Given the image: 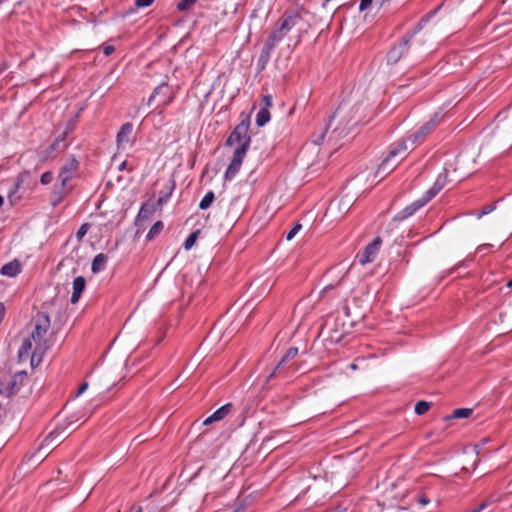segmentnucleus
<instances>
[{"label": "nucleus", "mask_w": 512, "mask_h": 512, "mask_svg": "<svg viewBox=\"0 0 512 512\" xmlns=\"http://www.w3.org/2000/svg\"><path fill=\"white\" fill-rule=\"evenodd\" d=\"M50 327V318L45 313H40L35 318L34 329L31 332L30 338H25L19 348V358L31 357V365L38 366L42 358L49 348L48 342L45 338Z\"/></svg>", "instance_id": "f257e3e1"}, {"label": "nucleus", "mask_w": 512, "mask_h": 512, "mask_svg": "<svg viewBox=\"0 0 512 512\" xmlns=\"http://www.w3.org/2000/svg\"><path fill=\"white\" fill-rule=\"evenodd\" d=\"M409 147L406 140H401L390 147L388 156L379 165L376 176L384 178L407 156Z\"/></svg>", "instance_id": "f03ea898"}, {"label": "nucleus", "mask_w": 512, "mask_h": 512, "mask_svg": "<svg viewBox=\"0 0 512 512\" xmlns=\"http://www.w3.org/2000/svg\"><path fill=\"white\" fill-rule=\"evenodd\" d=\"M79 170V161L75 156L70 155L65 163L60 168L58 180L60 186L55 187L54 194L59 196L57 201H60L67 193L72 190L71 180L77 175Z\"/></svg>", "instance_id": "7ed1b4c3"}, {"label": "nucleus", "mask_w": 512, "mask_h": 512, "mask_svg": "<svg viewBox=\"0 0 512 512\" xmlns=\"http://www.w3.org/2000/svg\"><path fill=\"white\" fill-rule=\"evenodd\" d=\"M250 119L246 116L230 133L226 140V145L235 147L234 152L246 154L251 143V136L249 134Z\"/></svg>", "instance_id": "20e7f679"}, {"label": "nucleus", "mask_w": 512, "mask_h": 512, "mask_svg": "<svg viewBox=\"0 0 512 512\" xmlns=\"http://www.w3.org/2000/svg\"><path fill=\"white\" fill-rule=\"evenodd\" d=\"M300 22L301 17L297 13L283 15L282 18L278 21L275 29L267 38L266 42L276 47L286 37V35Z\"/></svg>", "instance_id": "39448f33"}, {"label": "nucleus", "mask_w": 512, "mask_h": 512, "mask_svg": "<svg viewBox=\"0 0 512 512\" xmlns=\"http://www.w3.org/2000/svg\"><path fill=\"white\" fill-rule=\"evenodd\" d=\"M86 108V104H81L78 108L76 113L70 118V120L67 123L65 131L59 135L55 141L46 149L45 151V159L53 158L54 152H63L68 144L65 142L67 135L72 132L75 128L77 119L80 115V113Z\"/></svg>", "instance_id": "423d86ee"}, {"label": "nucleus", "mask_w": 512, "mask_h": 512, "mask_svg": "<svg viewBox=\"0 0 512 512\" xmlns=\"http://www.w3.org/2000/svg\"><path fill=\"white\" fill-rule=\"evenodd\" d=\"M439 123V113H435L434 116L425 124H423L417 131L412 133L408 139L412 146L422 143L425 138L435 129Z\"/></svg>", "instance_id": "0eeeda50"}, {"label": "nucleus", "mask_w": 512, "mask_h": 512, "mask_svg": "<svg viewBox=\"0 0 512 512\" xmlns=\"http://www.w3.org/2000/svg\"><path fill=\"white\" fill-rule=\"evenodd\" d=\"M415 32L407 34L403 39L387 53V62L389 64L397 63L401 57L408 52L409 42L414 36Z\"/></svg>", "instance_id": "6e6552de"}, {"label": "nucleus", "mask_w": 512, "mask_h": 512, "mask_svg": "<svg viewBox=\"0 0 512 512\" xmlns=\"http://www.w3.org/2000/svg\"><path fill=\"white\" fill-rule=\"evenodd\" d=\"M381 244L382 239L379 236L374 238V240L365 247L363 252L357 255L359 263L365 265L372 262L378 254Z\"/></svg>", "instance_id": "1a4fd4ad"}, {"label": "nucleus", "mask_w": 512, "mask_h": 512, "mask_svg": "<svg viewBox=\"0 0 512 512\" xmlns=\"http://www.w3.org/2000/svg\"><path fill=\"white\" fill-rule=\"evenodd\" d=\"M298 355V348L291 347L287 350L286 354L282 357L273 372L267 377V381L271 378L280 375L288 366V363Z\"/></svg>", "instance_id": "9d476101"}, {"label": "nucleus", "mask_w": 512, "mask_h": 512, "mask_svg": "<svg viewBox=\"0 0 512 512\" xmlns=\"http://www.w3.org/2000/svg\"><path fill=\"white\" fill-rule=\"evenodd\" d=\"M245 155L246 154H242V150L240 152L233 153L232 161L227 167L224 175L226 181H231L239 172Z\"/></svg>", "instance_id": "9b49d317"}, {"label": "nucleus", "mask_w": 512, "mask_h": 512, "mask_svg": "<svg viewBox=\"0 0 512 512\" xmlns=\"http://www.w3.org/2000/svg\"><path fill=\"white\" fill-rule=\"evenodd\" d=\"M425 204H427V202L423 197L414 201L412 204L408 205L403 210L398 212L394 216V220L395 221H403V220L407 219L408 217L412 216L417 210H419L421 207H423Z\"/></svg>", "instance_id": "f8f14e48"}, {"label": "nucleus", "mask_w": 512, "mask_h": 512, "mask_svg": "<svg viewBox=\"0 0 512 512\" xmlns=\"http://www.w3.org/2000/svg\"><path fill=\"white\" fill-rule=\"evenodd\" d=\"M27 377V373L25 371L16 373L13 376H10L6 380V390H7V397L16 394L19 391V385L22 382L24 378Z\"/></svg>", "instance_id": "ddd939ff"}, {"label": "nucleus", "mask_w": 512, "mask_h": 512, "mask_svg": "<svg viewBox=\"0 0 512 512\" xmlns=\"http://www.w3.org/2000/svg\"><path fill=\"white\" fill-rule=\"evenodd\" d=\"M156 210L157 209H156L155 203H153V202L144 203L138 212V215L135 220V224L137 226H141L142 222L149 220L153 216V214L155 213Z\"/></svg>", "instance_id": "4468645a"}, {"label": "nucleus", "mask_w": 512, "mask_h": 512, "mask_svg": "<svg viewBox=\"0 0 512 512\" xmlns=\"http://www.w3.org/2000/svg\"><path fill=\"white\" fill-rule=\"evenodd\" d=\"M66 437L65 429L57 427L44 439L43 446L51 448L57 446Z\"/></svg>", "instance_id": "2eb2a0df"}, {"label": "nucleus", "mask_w": 512, "mask_h": 512, "mask_svg": "<svg viewBox=\"0 0 512 512\" xmlns=\"http://www.w3.org/2000/svg\"><path fill=\"white\" fill-rule=\"evenodd\" d=\"M232 408H233V406L231 403H227V404L223 405L222 407L217 409L212 415L207 417L204 420L203 424L209 425L214 422L223 420L232 411Z\"/></svg>", "instance_id": "dca6fc26"}, {"label": "nucleus", "mask_w": 512, "mask_h": 512, "mask_svg": "<svg viewBox=\"0 0 512 512\" xmlns=\"http://www.w3.org/2000/svg\"><path fill=\"white\" fill-rule=\"evenodd\" d=\"M274 46H272L270 43L265 42L264 46L261 50V53L259 55V58L257 60V69L258 71H262L265 69L266 65L268 64L272 51L274 50Z\"/></svg>", "instance_id": "f3484780"}, {"label": "nucleus", "mask_w": 512, "mask_h": 512, "mask_svg": "<svg viewBox=\"0 0 512 512\" xmlns=\"http://www.w3.org/2000/svg\"><path fill=\"white\" fill-rule=\"evenodd\" d=\"M445 183L446 175H439L436 181L434 182L433 186L430 189H428L423 196L427 203L440 192V190L445 186Z\"/></svg>", "instance_id": "a211bd4d"}, {"label": "nucleus", "mask_w": 512, "mask_h": 512, "mask_svg": "<svg viewBox=\"0 0 512 512\" xmlns=\"http://www.w3.org/2000/svg\"><path fill=\"white\" fill-rule=\"evenodd\" d=\"M133 132V125L130 122H127L122 125L119 132L117 133V145L118 147L123 146L124 144H127L130 141V136Z\"/></svg>", "instance_id": "6ab92c4d"}, {"label": "nucleus", "mask_w": 512, "mask_h": 512, "mask_svg": "<svg viewBox=\"0 0 512 512\" xmlns=\"http://www.w3.org/2000/svg\"><path fill=\"white\" fill-rule=\"evenodd\" d=\"M86 280L82 276H78L73 281V293L71 296V303L75 304L79 301L82 292L85 289Z\"/></svg>", "instance_id": "aec40b11"}, {"label": "nucleus", "mask_w": 512, "mask_h": 512, "mask_svg": "<svg viewBox=\"0 0 512 512\" xmlns=\"http://www.w3.org/2000/svg\"><path fill=\"white\" fill-rule=\"evenodd\" d=\"M263 99L265 100L266 107L260 109L256 115V124L259 127H263L270 120V112L268 111L267 108L271 106V98Z\"/></svg>", "instance_id": "412c9836"}, {"label": "nucleus", "mask_w": 512, "mask_h": 512, "mask_svg": "<svg viewBox=\"0 0 512 512\" xmlns=\"http://www.w3.org/2000/svg\"><path fill=\"white\" fill-rule=\"evenodd\" d=\"M21 267L18 261L14 260L2 266L0 273L4 276L14 277L19 274Z\"/></svg>", "instance_id": "4be33fe9"}, {"label": "nucleus", "mask_w": 512, "mask_h": 512, "mask_svg": "<svg viewBox=\"0 0 512 512\" xmlns=\"http://www.w3.org/2000/svg\"><path fill=\"white\" fill-rule=\"evenodd\" d=\"M107 260H108V258L105 254H103V253L97 254L92 261L91 271L94 274H97V273L105 270Z\"/></svg>", "instance_id": "5701e85b"}, {"label": "nucleus", "mask_w": 512, "mask_h": 512, "mask_svg": "<svg viewBox=\"0 0 512 512\" xmlns=\"http://www.w3.org/2000/svg\"><path fill=\"white\" fill-rule=\"evenodd\" d=\"M472 409L470 408H458L453 411V413L449 416H446L445 420L450 419H459V418H468L472 414Z\"/></svg>", "instance_id": "b1692460"}, {"label": "nucleus", "mask_w": 512, "mask_h": 512, "mask_svg": "<svg viewBox=\"0 0 512 512\" xmlns=\"http://www.w3.org/2000/svg\"><path fill=\"white\" fill-rule=\"evenodd\" d=\"M214 199H215L214 193L212 191H209L208 193L205 194V196L200 201L199 208L202 210H206L207 208H209L211 206Z\"/></svg>", "instance_id": "393cba45"}, {"label": "nucleus", "mask_w": 512, "mask_h": 512, "mask_svg": "<svg viewBox=\"0 0 512 512\" xmlns=\"http://www.w3.org/2000/svg\"><path fill=\"white\" fill-rule=\"evenodd\" d=\"M163 227L164 224L162 221L155 222L146 236L147 240H152L156 235H158L163 230Z\"/></svg>", "instance_id": "a878e982"}, {"label": "nucleus", "mask_w": 512, "mask_h": 512, "mask_svg": "<svg viewBox=\"0 0 512 512\" xmlns=\"http://www.w3.org/2000/svg\"><path fill=\"white\" fill-rule=\"evenodd\" d=\"M430 406H431L430 402L419 401L416 403L414 411L418 415H423L429 410Z\"/></svg>", "instance_id": "bb28decb"}, {"label": "nucleus", "mask_w": 512, "mask_h": 512, "mask_svg": "<svg viewBox=\"0 0 512 512\" xmlns=\"http://www.w3.org/2000/svg\"><path fill=\"white\" fill-rule=\"evenodd\" d=\"M323 328L326 330H329L330 332L333 333L330 335L331 340L336 341V342L341 340L343 334L342 333L338 334L337 330L332 329L330 319L325 321Z\"/></svg>", "instance_id": "cd10ccee"}, {"label": "nucleus", "mask_w": 512, "mask_h": 512, "mask_svg": "<svg viewBox=\"0 0 512 512\" xmlns=\"http://www.w3.org/2000/svg\"><path fill=\"white\" fill-rule=\"evenodd\" d=\"M327 132H328V127H325V129L321 130L319 133H314L312 135V142L316 145L322 144Z\"/></svg>", "instance_id": "c85d7f7f"}, {"label": "nucleus", "mask_w": 512, "mask_h": 512, "mask_svg": "<svg viewBox=\"0 0 512 512\" xmlns=\"http://www.w3.org/2000/svg\"><path fill=\"white\" fill-rule=\"evenodd\" d=\"M196 2H197V0H181L177 4V8L179 11H186V10L191 9Z\"/></svg>", "instance_id": "c756f323"}, {"label": "nucleus", "mask_w": 512, "mask_h": 512, "mask_svg": "<svg viewBox=\"0 0 512 512\" xmlns=\"http://www.w3.org/2000/svg\"><path fill=\"white\" fill-rule=\"evenodd\" d=\"M197 234H198V231L193 232L186 238V240L183 244V247L185 250H190L193 247V245L195 244L196 239H197Z\"/></svg>", "instance_id": "7c9ffc66"}, {"label": "nucleus", "mask_w": 512, "mask_h": 512, "mask_svg": "<svg viewBox=\"0 0 512 512\" xmlns=\"http://www.w3.org/2000/svg\"><path fill=\"white\" fill-rule=\"evenodd\" d=\"M53 180V173L50 171H47L41 175L40 182L43 185H48Z\"/></svg>", "instance_id": "2f4dec72"}, {"label": "nucleus", "mask_w": 512, "mask_h": 512, "mask_svg": "<svg viewBox=\"0 0 512 512\" xmlns=\"http://www.w3.org/2000/svg\"><path fill=\"white\" fill-rule=\"evenodd\" d=\"M301 229L302 225L300 223L295 224L294 227L288 232L286 239L288 241L292 240Z\"/></svg>", "instance_id": "473e14b6"}, {"label": "nucleus", "mask_w": 512, "mask_h": 512, "mask_svg": "<svg viewBox=\"0 0 512 512\" xmlns=\"http://www.w3.org/2000/svg\"><path fill=\"white\" fill-rule=\"evenodd\" d=\"M168 86L166 84H160L155 89L151 96H157L159 94H167L168 93Z\"/></svg>", "instance_id": "72a5a7b5"}, {"label": "nucleus", "mask_w": 512, "mask_h": 512, "mask_svg": "<svg viewBox=\"0 0 512 512\" xmlns=\"http://www.w3.org/2000/svg\"><path fill=\"white\" fill-rule=\"evenodd\" d=\"M494 209H495V205H494V204H492V205H488V206H485V207H483V209L478 213L477 217H478V218H481V217H483L484 215H487V214L491 213Z\"/></svg>", "instance_id": "f704fd0d"}, {"label": "nucleus", "mask_w": 512, "mask_h": 512, "mask_svg": "<svg viewBox=\"0 0 512 512\" xmlns=\"http://www.w3.org/2000/svg\"><path fill=\"white\" fill-rule=\"evenodd\" d=\"M154 0H135V6L137 8H145L150 6Z\"/></svg>", "instance_id": "c9c22d12"}, {"label": "nucleus", "mask_w": 512, "mask_h": 512, "mask_svg": "<svg viewBox=\"0 0 512 512\" xmlns=\"http://www.w3.org/2000/svg\"><path fill=\"white\" fill-rule=\"evenodd\" d=\"M0 395L7 396L6 376L0 377Z\"/></svg>", "instance_id": "e433bc0d"}, {"label": "nucleus", "mask_w": 512, "mask_h": 512, "mask_svg": "<svg viewBox=\"0 0 512 512\" xmlns=\"http://www.w3.org/2000/svg\"><path fill=\"white\" fill-rule=\"evenodd\" d=\"M372 2H373V0H361L360 5H359V10L361 12L367 10L371 6Z\"/></svg>", "instance_id": "4c0bfd02"}, {"label": "nucleus", "mask_w": 512, "mask_h": 512, "mask_svg": "<svg viewBox=\"0 0 512 512\" xmlns=\"http://www.w3.org/2000/svg\"><path fill=\"white\" fill-rule=\"evenodd\" d=\"M87 229L88 224H83L76 233L77 238L81 239L87 233Z\"/></svg>", "instance_id": "58836bf2"}, {"label": "nucleus", "mask_w": 512, "mask_h": 512, "mask_svg": "<svg viewBox=\"0 0 512 512\" xmlns=\"http://www.w3.org/2000/svg\"><path fill=\"white\" fill-rule=\"evenodd\" d=\"M87 388H88V383L87 382L82 383L78 389L76 396H80L82 393H84L87 390Z\"/></svg>", "instance_id": "ea45409f"}, {"label": "nucleus", "mask_w": 512, "mask_h": 512, "mask_svg": "<svg viewBox=\"0 0 512 512\" xmlns=\"http://www.w3.org/2000/svg\"><path fill=\"white\" fill-rule=\"evenodd\" d=\"M167 198L168 196L160 197L156 202H154L156 204V209L160 208L167 201Z\"/></svg>", "instance_id": "a19ab883"}, {"label": "nucleus", "mask_w": 512, "mask_h": 512, "mask_svg": "<svg viewBox=\"0 0 512 512\" xmlns=\"http://www.w3.org/2000/svg\"><path fill=\"white\" fill-rule=\"evenodd\" d=\"M490 247H491L490 244H482V245L478 246L477 252L482 253V252L488 250Z\"/></svg>", "instance_id": "79ce46f5"}, {"label": "nucleus", "mask_w": 512, "mask_h": 512, "mask_svg": "<svg viewBox=\"0 0 512 512\" xmlns=\"http://www.w3.org/2000/svg\"><path fill=\"white\" fill-rule=\"evenodd\" d=\"M113 51H114V47L113 46H106L104 48V54L105 55H110Z\"/></svg>", "instance_id": "37998d69"}, {"label": "nucleus", "mask_w": 512, "mask_h": 512, "mask_svg": "<svg viewBox=\"0 0 512 512\" xmlns=\"http://www.w3.org/2000/svg\"><path fill=\"white\" fill-rule=\"evenodd\" d=\"M418 502L422 505H425L427 503H429V499L426 497V496H421L419 499H418Z\"/></svg>", "instance_id": "c03bdc74"}, {"label": "nucleus", "mask_w": 512, "mask_h": 512, "mask_svg": "<svg viewBox=\"0 0 512 512\" xmlns=\"http://www.w3.org/2000/svg\"><path fill=\"white\" fill-rule=\"evenodd\" d=\"M8 67H9V66H8V64H7L6 62L2 63V64L0 65V75H1L4 71H6V70L8 69Z\"/></svg>", "instance_id": "a18cd8bd"}, {"label": "nucleus", "mask_w": 512, "mask_h": 512, "mask_svg": "<svg viewBox=\"0 0 512 512\" xmlns=\"http://www.w3.org/2000/svg\"><path fill=\"white\" fill-rule=\"evenodd\" d=\"M4 310H5L4 305H3V303L0 302V322L3 319Z\"/></svg>", "instance_id": "49530a36"}, {"label": "nucleus", "mask_w": 512, "mask_h": 512, "mask_svg": "<svg viewBox=\"0 0 512 512\" xmlns=\"http://www.w3.org/2000/svg\"><path fill=\"white\" fill-rule=\"evenodd\" d=\"M130 512H142L141 506H133L130 510Z\"/></svg>", "instance_id": "de8ad7c7"}, {"label": "nucleus", "mask_w": 512, "mask_h": 512, "mask_svg": "<svg viewBox=\"0 0 512 512\" xmlns=\"http://www.w3.org/2000/svg\"><path fill=\"white\" fill-rule=\"evenodd\" d=\"M243 511H244V506L240 505L236 509H234L233 511H230V512H243Z\"/></svg>", "instance_id": "09e8293b"}, {"label": "nucleus", "mask_w": 512, "mask_h": 512, "mask_svg": "<svg viewBox=\"0 0 512 512\" xmlns=\"http://www.w3.org/2000/svg\"><path fill=\"white\" fill-rule=\"evenodd\" d=\"M333 289V286L332 285H327L326 287H324V289L322 290V293H327L329 290Z\"/></svg>", "instance_id": "8fccbe9b"}, {"label": "nucleus", "mask_w": 512, "mask_h": 512, "mask_svg": "<svg viewBox=\"0 0 512 512\" xmlns=\"http://www.w3.org/2000/svg\"><path fill=\"white\" fill-rule=\"evenodd\" d=\"M340 110H341V107H339V108L336 110V112L332 115V118H335V117L339 114Z\"/></svg>", "instance_id": "3c124183"}, {"label": "nucleus", "mask_w": 512, "mask_h": 512, "mask_svg": "<svg viewBox=\"0 0 512 512\" xmlns=\"http://www.w3.org/2000/svg\"><path fill=\"white\" fill-rule=\"evenodd\" d=\"M152 99H153V98H148V100H147V102H146V106H147V107H150V104H151V102H152Z\"/></svg>", "instance_id": "603ef678"}, {"label": "nucleus", "mask_w": 512, "mask_h": 512, "mask_svg": "<svg viewBox=\"0 0 512 512\" xmlns=\"http://www.w3.org/2000/svg\"><path fill=\"white\" fill-rule=\"evenodd\" d=\"M335 132H336V130H334V131L329 135V138H328V140H329V141H331V140H332V138H333V137H332V135H333Z\"/></svg>", "instance_id": "864d4df0"}, {"label": "nucleus", "mask_w": 512, "mask_h": 512, "mask_svg": "<svg viewBox=\"0 0 512 512\" xmlns=\"http://www.w3.org/2000/svg\"><path fill=\"white\" fill-rule=\"evenodd\" d=\"M507 287L512 288V279L510 281H508Z\"/></svg>", "instance_id": "5fc2aeb1"}, {"label": "nucleus", "mask_w": 512, "mask_h": 512, "mask_svg": "<svg viewBox=\"0 0 512 512\" xmlns=\"http://www.w3.org/2000/svg\"><path fill=\"white\" fill-rule=\"evenodd\" d=\"M351 368H352V369H355V368H356V365H355V364H352V365H351Z\"/></svg>", "instance_id": "6e6d98bb"}, {"label": "nucleus", "mask_w": 512, "mask_h": 512, "mask_svg": "<svg viewBox=\"0 0 512 512\" xmlns=\"http://www.w3.org/2000/svg\"><path fill=\"white\" fill-rule=\"evenodd\" d=\"M462 265H464V262L458 263V266H462Z\"/></svg>", "instance_id": "4d7b16f0"}]
</instances>
